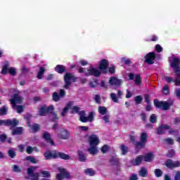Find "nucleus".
Listing matches in <instances>:
<instances>
[{
	"instance_id": "obj_30",
	"label": "nucleus",
	"mask_w": 180,
	"mask_h": 180,
	"mask_svg": "<svg viewBox=\"0 0 180 180\" xmlns=\"http://www.w3.org/2000/svg\"><path fill=\"white\" fill-rule=\"evenodd\" d=\"M55 71H56V72H58V74H63V72H64V71H65V69L64 68V66H63L61 65H58L55 68Z\"/></svg>"
},
{
	"instance_id": "obj_6",
	"label": "nucleus",
	"mask_w": 180,
	"mask_h": 180,
	"mask_svg": "<svg viewBox=\"0 0 180 180\" xmlns=\"http://www.w3.org/2000/svg\"><path fill=\"white\" fill-rule=\"evenodd\" d=\"M44 156L45 158V160H51V158H58V157L62 158V160H70L71 158L70 155L65 153H58L56 150H53L52 152L50 150H47L44 153Z\"/></svg>"
},
{
	"instance_id": "obj_45",
	"label": "nucleus",
	"mask_w": 180,
	"mask_h": 180,
	"mask_svg": "<svg viewBox=\"0 0 180 180\" xmlns=\"http://www.w3.org/2000/svg\"><path fill=\"white\" fill-rule=\"evenodd\" d=\"M163 79H165V81H167L168 83L174 82V79L172 77H169L168 76H165L163 77Z\"/></svg>"
},
{
	"instance_id": "obj_53",
	"label": "nucleus",
	"mask_w": 180,
	"mask_h": 180,
	"mask_svg": "<svg viewBox=\"0 0 180 180\" xmlns=\"http://www.w3.org/2000/svg\"><path fill=\"white\" fill-rule=\"evenodd\" d=\"M40 128V126H39V124H35L32 126V130L34 131H37V130H39V129Z\"/></svg>"
},
{
	"instance_id": "obj_24",
	"label": "nucleus",
	"mask_w": 180,
	"mask_h": 180,
	"mask_svg": "<svg viewBox=\"0 0 180 180\" xmlns=\"http://www.w3.org/2000/svg\"><path fill=\"white\" fill-rule=\"evenodd\" d=\"M144 157L143 155L138 156L134 161L133 164L134 165H140L141 164V161H143V159Z\"/></svg>"
},
{
	"instance_id": "obj_11",
	"label": "nucleus",
	"mask_w": 180,
	"mask_h": 180,
	"mask_svg": "<svg viewBox=\"0 0 180 180\" xmlns=\"http://www.w3.org/2000/svg\"><path fill=\"white\" fill-rule=\"evenodd\" d=\"M154 105L159 109H163V110H168L171 104L168 101H158V100L154 101Z\"/></svg>"
},
{
	"instance_id": "obj_28",
	"label": "nucleus",
	"mask_w": 180,
	"mask_h": 180,
	"mask_svg": "<svg viewBox=\"0 0 180 180\" xmlns=\"http://www.w3.org/2000/svg\"><path fill=\"white\" fill-rule=\"evenodd\" d=\"M23 129L22 127H17L12 131L13 136H16L18 134H22Z\"/></svg>"
},
{
	"instance_id": "obj_57",
	"label": "nucleus",
	"mask_w": 180,
	"mask_h": 180,
	"mask_svg": "<svg viewBox=\"0 0 180 180\" xmlns=\"http://www.w3.org/2000/svg\"><path fill=\"white\" fill-rule=\"evenodd\" d=\"M165 141L168 143V144H174V140L172 139L168 138L165 140Z\"/></svg>"
},
{
	"instance_id": "obj_51",
	"label": "nucleus",
	"mask_w": 180,
	"mask_h": 180,
	"mask_svg": "<svg viewBox=\"0 0 180 180\" xmlns=\"http://www.w3.org/2000/svg\"><path fill=\"white\" fill-rule=\"evenodd\" d=\"M109 119H110V117L109 115H104L103 117V120H104L105 123H109Z\"/></svg>"
},
{
	"instance_id": "obj_21",
	"label": "nucleus",
	"mask_w": 180,
	"mask_h": 180,
	"mask_svg": "<svg viewBox=\"0 0 180 180\" xmlns=\"http://www.w3.org/2000/svg\"><path fill=\"white\" fill-rule=\"evenodd\" d=\"M72 105H74V102L72 101H70L66 107H65L63 110V111L61 112L60 115L61 116L64 117L67 115V113H68V110L70 109V108H71V106H72Z\"/></svg>"
},
{
	"instance_id": "obj_64",
	"label": "nucleus",
	"mask_w": 180,
	"mask_h": 180,
	"mask_svg": "<svg viewBox=\"0 0 180 180\" xmlns=\"http://www.w3.org/2000/svg\"><path fill=\"white\" fill-rule=\"evenodd\" d=\"M109 71H110V74H115V68L114 67L110 68Z\"/></svg>"
},
{
	"instance_id": "obj_4",
	"label": "nucleus",
	"mask_w": 180,
	"mask_h": 180,
	"mask_svg": "<svg viewBox=\"0 0 180 180\" xmlns=\"http://www.w3.org/2000/svg\"><path fill=\"white\" fill-rule=\"evenodd\" d=\"M53 110H54V106L50 105L47 107L44 105L39 108V116H46L47 113H51L50 119L53 122H56V120H58V117L57 116V114L53 113Z\"/></svg>"
},
{
	"instance_id": "obj_7",
	"label": "nucleus",
	"mask_w": 180,
	"mask_h": 180,
	"mask_svg": "<svg viewBox=\"0 0 180 180\" xmlns=\"http://www.w3.org/2000/svg\"><path fill=\"white\" fill-rule=\"evenodd\" d=\"M148 141V134L146 132H142L140 136V142L135 143L136 148H144Z\"/></svg>"
},
{
	"instance_id": "obj_12",
	"label": "nucleus",
	"mask_w": 180,
	"mask_h": 180,
	"mask_svg": "<svg viewBox=\"0 0 180 180\" xmlns=\"http://www.w3.org/2000/svg\"><path fill=\"white\" fill-rule=\"evenodd\" d=\"M36 169H37V167H31L27 169L28 179L39 180V173H34Z\"/></svg>"
},
{
	"instance_id": "obj_37",
	"label": "nucleus",
	"mask_w": 180,
	"mask_h": 180,
	"mask_svg": "<svg viewBox=\"0 0 180 180\" xmlns=\"http://www.w3.org/2000/svg\"><path fill=\"white\" fill-rule=\"evenodd\" d=\"M61 97L58 95V93L57 92H54L53 94V100L55 101V102H58V101H60V98Z\"/></svg>"
},
{
	"instance_id": "obj_18",
	"label": "nucleus",
	"mask_w": 180,
	"mask_h": 180,
	"mask_svg": "<svg viewBox=\"0 0 180 180\" xmlns=\"http://www.w3.org/2000/svg\"><path fill=\"white\" fill-rule=\"evenodd\" d=\"M154 60H155V53L150 52L145 56V61L148 64H154Z\"/></svg>"
},
{
	"instance_id": "obj_22",
	"label": "nucleus",
	"mask_w": 180,
	"mask_h": 180,
	"mask_svg": "<svg viewBox=\"0 0 180 180\" xmlns=\"http://www.w3.org/2000/svg\"><path fill=\"white\" fill-rule=\"evenodd\" d=\"M19 124V120L14 119V120H7V126H12V127H15V126H18Z\"/></svg>"
},
{
	"instance_id": "obj_9",
	"label": "nucleus",
	"mask_w": 180,
	"mask_h": 180,
	"mask_svg": "<svg viewBox=\"0 0 180 180\" xmlns=\"http://www.w3.org/2000/svg\"><path fill=\"white\" fill-rule=\"evenodd\" d=\"M65 79V89H68L70 88V86L71 85V82H75L77 78L74 75L71 73H66L64 76Z\"/></svg>"
},
{
	"instance_id": "obj_52",
	"label": "nucleus",
	"mask_w": 180,
	"mask_h": 180,
	"mask_svg": "<svg viewBox=\"0 0 180 180\" xmlns=\"http://www.w3.org/2000/svg\"><path fill=\"white\" fill-rule=\"evenodd\" d=\"M155 50L157 51L158 53H161V51H162V47H161L160 44H158L155 46Z\"/></svg>"
},
{
	"instance_id": "obj_48",
	"label": "nucleus",
	"mask_w": 180,
	"mask_h": 180,
	"mask_svg": "<svg viewBox=\"0 0 180 180\" xmlns=\"http://www.w3.org/2000/svg\"><path fill=\"white\" fill-rule=\"evenodd\" d=\"M13 169L14 172H20V167L16 165L13 166Z\"/></svg>"
},
{
	"instance_id": "obj_47",
	"label": "nucleus",
	"mask_w": 180,
	"mask_h": 180,
	"mask_svg": "<svg viewBox=\"0 0 180 180\" xmlns=\"http://www.w3.org/2000/svg\"><path fill=\"white\" fill-rule=\"evenodd\" d=\"M150 120L151 123H155V122H157V116H155V114L152 115L150 116Z\"/></svg>"
},
{
	"instance_id": "obj_23",
	"label": "nucleus",
	"mask_w": 180,
	"mask_h": 180,
	"mask_svg": "<svg viewBox=\"0 0 180 180\" xmlns=\"http://www.w3.org/2000/svg\"><path fill=\"white\" fill-rule=\"evenodd\" d=\"M77 154H78L79 161H82V162H84L86 160V156L85 155V154H84L83 151L78 150Z\"/></svg>"
},
{
	"instance_id": "obj_36",
	"label": "nucleus",
	"mask_w": 180,
	"mask_h": 180,
	"mask_svg": "<svg viewBox=\"0 0 180 180\" xmlns=\"http://www.w3.org/2000/svg\"><path fill=\"white\" fill-rule=\"evenodd\" d=\"M6 113H8V108H6V106H3L0 109V116H2L4 115H6Z\"/></svg>"
},
{
	"instance_id": "obj_15",
	"label": "nucleus",
	"mask_w": 180,
	"mask_h": 180,
	"mask_svg": "<svg viewBox=\"0 0 180 180\" xmlns=\"http://www.w3.org/2000/svg\"><path fill=\"white\" fill-rule=\"evenodd\" d=\"M165 165L167 168H170L172 169V168H178L180 167V162L179 161H173L172 160H167L165 162Z\"/></svg>"
},
{
	"instance_id": "obj_2",
	"label": "nucleus",
	"mask_w": 180,
	"mask_h": 180,
	"mask_svg": "<svg viewBox=\"0 0 180 180\" xmlns=\"http://www.w3.org/2000/svg\"><path fill=\"white\" fill-rule=\"evenodd\" d=\"M11 92H15L13 97L10 99L12 108L13 109H15V110H17V113H22V112H23V106L16 105H20V103L23 102V97L20 96L19 91H16V90L13 89H11Z\"/></svg>"
},
{
	"instance_id": "obj_33",
	"label": "nucleus",
	"mask_w": 180,
	"mask_h": 180,
	"mask_svg": "<svg viewBox=\"0 0 180 180\" xmlns=\"http://www.w3.org/2000/svg\"><path fill=\"white\" fill-rule=\"evenodd\" d=\"M84 173L86 175H89V176H94V175H95V171H94L92 169H85Z\"/></svg>"
},
{
	"instance_id": "obj_46",
	"label": "nucleus",
	"mask_w": 180,
	"mask_h": 180,
	"mask_svg": "<svg viewBox=\"0 0 180 180\" xmlns=\"http://www.w3.org/2000/svg\"><path fill=\"white\" fill-rule=\"evenodd\" d=\"M163 94H165V95H167V94H169V88L165 85L163 86Z\"/></svg>"
},
{
	"instance_id": "obj_3",
	"label": "nucleus",
	"mask_w": 180,
	"mask_h": 180,
	"mask_svg": "<svg viewBox=\"0 0 180 180\" xmlns=\"http://www.w3.org/2000/svg\"><path fill=\"white\" fill-rule=\"evenodd\" d=\"M99 137L96 135H91L89 137V143L90 147L87 149V151L91 155H96L98 153V145L99 144Z\"/></svg>"
},
{
	"instance_id": "obj_62",
	"label": "nucleus",
	"mask_w": 180,
	"mask_h": 180,
	"mask_svg": "<svg viewBox=\"0 0 180 180\" xmlns=\"http://www.w3.org/2000/svg\"><path fill=\"white\" fill-rule=\"evenodd\" d=\"M18 149H19V150L22 153V152H23L24 150H25V146H23V145H20L19 146H18Z\"/></svg>"
},
{
	"instance_id": "obj_25",
	"label": "nucleus",
	"mask_w": 180,
	"mask_h": 180,
	"mask_svg": "<svg viewBox=\"0 0 180 180\" xmlns=\"http://www.w3.org/2000/svg\"><path fill=\"white\" fill-rule=\"evenodd\" d=\"M98 111L100 115H104L108 113V108L104 106H99L98 108Z\"/></svg>"
},
{
	"instance_id": "obj_19",
	"label": "nucleus",
	"mask_w": 180,
	"mask_h": 180,
	"mask_svg": "<svg viewBox=\"0 0 180 180\" xmlns=\"http://www.w3.org/2000/svg\"><path fill=\"white\" fill-rule=\"evenodd\" d=\"M60 139H63V140H67V139H70V133L68 131L65 129H63L58 134Z\"/></svg>"
},
{
	"instance_id": "obj_13",
	"label": "nucleus",
	"mask_w": 180,
	"mask_h": 180,
	"mask_svg": "<svg viewBox=\"0 0 180 180\" xmlns=\"http://www.w3.org/2000/svg\"><path fill=\"white\" fill-rule=\"evenodd\" d=\"M58 169L60 173L56 175V179L63 180V177L66 178V179H70V173L65 169L59 167Z\"/></svg>"
},
{
	"instance_id": "obj_29",
	"label": "nucleus",
	"mask_w": 180,
	"mask_h": 180,
	"mask_svg": "<svg viewBox=\"0 0 180 180\" xmlns=\"http://www.w3.org/2000/svg\"><path fill=\"white\" fill-rule=\"evenodd\" d=\"M25 160H27V161H30V162H32V164H38L39 162V160L36 159V158L32 156H27Z\"/></svg>"
},
{
	"instance_id": "obj_61",
	"label": "nucleus",
	"mask_w": 180,
	"mask_h": 180,
	"mask_svg": "<svg viewBox=\"0 0 180 180\" xmlns=\"http://www.w3.org/2000/svg\"><path fill=\"white\" fill-rule=\"evenodd\" d=\"M175 154V152L174 150H171L169 151V153L167 154L168 157H172Z\"/></svg>"
},
{
	"instance_id": "obj_26",
	"label": "nucleus",
	"mask_w": 180,
	"mask_h": 180,
	"mask_svg": "<svg viewBox=\"0 0 180 180\" xmlns=\"http://www.w3.org/2000/svg\"><path fill=\"white\" fill-rule=\"evenodd\" d=\"M47 71V70L44 68H40L39 71L37 74V79H41L43 78V75H44V72Z\"/></svg>"
},
{
	"instance_id": "obj_44",
	"label": "nucleus",
	"mask_w": 180,
	"mask_h": 180,
	"mask_svg": "<svg viewBox=\"0 0 180 180\" xmlns=\"http://www.w3.org/2000/svg\"><path fill=\"white\" fill-rule=\"evenodd\" d=\"M42 176H44V178H49L50 177V172H47V171H42L41 172Z\"/></svg>"
},
{
	"instance_id": "obj_10",
	"label": "nucleus",
	"mask_w": 180,
	"mask_h": 180,
	"mask_svg": "<svg viewBox=\"0 0 180 180\" xmlns=\"http://www.w3.org/2000/svg\"><path fill=\"white\" fill-rule=\"evenodd\" d=\"M1 72L3 74H10V75H16V69L15 68H9V62H6L3 65Z\"/></svg>"
},
{
	"instance_id": "obj_1",
	"label": "nucleus",
	"mask_w": 180,
	"mask_h": 180,
	"mask_svg": "<svg viewBox=\"0 0 180 180\" xmlns=\"http://www.w3.org/2000/svg\"><path fill=\"white\" fill-rule=\"evenodd\" d=\"M108 67H109V62L106 59H103L100 61L99 69L98 68H95L94 66H89L86 70L84 71V74L87 77H91L94 75V77H100L102 71H106L108 70Z\"/></svg>"
},
{
	"instance_id": "obj_49",
	"label": "nucleus",
	"mask_w": 180,
	"mask_h": 180,
	"mask_svg": "<svg viewBox=\"0 0 180 180\" xmlns=\"http://www.w3.org/2000/svg\"><path fill=\"white\" fill-rule=\"evenodd\" d=\"M94 101H96V103H101V96L95 95L94 96Z\"/></svg>"
},
{
	"instance_id": "obj_17",
	"label": "nucleus",
	"mask_w": 180,
	"mask_h": 180,
	"mask_svg": "<svg viewBox=\"0 0 180 180\" xmlns=\"http://www.w3.org/2000/svg\"><path fill=\"white\" fill-rule=\"evenodd\" d=\"M158 134H164L165 131H169V133H174V131L171 130V127L169 125H161L158 128Z\"/></svg>"
},
{
	"instance_id": "obj_27",
	"label": "nucleus",
	"mask_w": 180,
	"mask_h": 180,
	"mask_svg": "<svg viewBox=\"0 0 180 180\" xmlns=\"http://www.w3.org/2000/svg\"><path fill=\"white\" fill-rule=\"evenodd\" d=\"M154 159V155L151 153H148L146 155H145V161L146 162H150V161H153Z\"/></svg>"
},
{
	"instance_id": "obj_8",
	"label": "nucleus",
	"mask_w": 180,
	"mask_h": 180,
	"mask_svg": "<svg viewBox=\"0 0 180 180\" xmlns=\"http://www.w3.org/2000/svg\"><path fill=\"white\" fill-rule=\"evenodd\" d=\"M80 121L83 123H86V122H93L94 116L95 115V112H91L88 117H86V114L85 111H80L79 112Z\"/></svg>"
},
{
	"instance_id": "obj_43",
	"label": "nucleus",
	"mask_w": 180,
	"mask_h": 180,
	"mask_svg": "<svg viewBox=\"0 0 180 180\" xmlns=\"http://www.w3.org/2000/svg\"><path fill=\"white\" fill-rule=\"evenodd\" d=\"M101 151L103 153H108V151H109V146L108 145H104L102 148H101Z\"/></svg>"
},
{
	"instance_id": "obj_54",
	"label": "nucleus",
	"mask_w": 180,
	"mask_h": 180,
	"mask_svg": "<svg viewBox=\"0 0 180 180\" xmlns=\"http://www.w3.org/2000/svg\"><path fill=\"white\" fill-rule=\"evenodd\" d=\"M59 96L60 98H64V96H65V91L61 89L59 92Z\"/></svg>"
},
{
	"instance_id": "obj_40",
	"label": "nucleus",
	"mask_w": 180,
	"mask_h": 180,
	"mask_svg": "<svg viewBox=\"0 0 180 180\" xmlns=\"http://www.w3.org/2000/svg\"><path fill=\"white\" fill-rule=\"evenodd\" d=\"M135 84L136 85H140L141 84V77L139 75L135 76Z\"/></svg>"
},
{
	"instance_id": "obj_14",
	"label": "nucleus",
	"mask_w": 180,
	"mask_h": 180,
	"mask_svg": "<svg viewBox=\"0 0 180 180\" xmlns=\"http://www.w3.org/2000/svg\"><path fill=\"white\" fill-rule=\"evenodd\" d=\"M110 96L115 103H119V99H122V96H123V91L118 90L117 94L115 93H111Z\"/></svg>"
},
{
	"instance_id": "obj_55",
	"label": "nucleus",
	"mask_w": 180,
	"mask_h": 180,
	"mask_svg": "<svg viewBox=\"0 0 180 180\" xmlns=\"http://www.w3.org/2000/svg\"><path fill=\"white\" fill-rule=\"evenodd\" d=\"M5 140H6V135L1 134L0 135V141H1L2 143H4V141H5Z\"/></svg>"
},
{
	"instance_id": "obj_16",
	"label": "nucleus",
	"mask_w": 180,
	"mask_h": 180,
	"mask_svg": "<svg viewBox=\"0 0 180 180\" xmlns=\"http://www.w3.org/2000/svg\"><path fill=\"white\" fill-rule=\"evenodd\" d=\"M110 85H112L113 86H116L117 88L120 86L122 84H123V81L117 77H112L109 79Z\"/></svg>"
},
{
	"instance_id": "obj_32",
	"label": "nucleus",
	"mask_w": 180,
	"mask_h": 180,
	"mask_svg": "<svg viewBox=\"0 0 180 180\" xmlns=\"http://www.w3.org/2000/svg\"><path fill=\"white\" fill-rule=\"evenodd\" d=\"M148 174V172L147 171V169L144 167H141L139 172V175H141V176L145 177V176H147Z\"/></svg>"
},
{
	"instance_id": "obj_50",
	"label": "nucleus",
	"mask_w": 180,
	"mask_h": 180,
	"mask_svg": "<svg viewBox=\"0 0 180 180\" xmlns=\"http://www.w3.org/2000/svg\"><path fill=\"white\" fill-rule=\"evenodd\" d=\"M0 126H8V120H0Z\"/></svg>"
},
{
	"instance_id": "obj_35",
	"label": "nucleus",
	"mask_w": 180,
	"mask_h": 180,
	"mask_svg": "<svg viewBox=\"0 0 180 180\" xmlns=\"http://www.w3.org/2000/svg\"><path fill=\"white\" fill-rule=\"evenodd\" d=\"M77 131H88V127L79 126L76 128Z\"/></svg>"
},
{
	"instance_id": "obj_56",
	"label": "nucleus",
	"mask_w": 180,
	"mask_h": 180,
	"mask_svg": "<svg viewBox=\"0 0 180 180\" xmlns=\"http://www.w3.org/2000/svg\"><path fill=\"white\" fill-rule=\"evenodd\" d=\"M174 180H180V172L179 171L176 172Z\"/></svg>"
},
{
	"instance_id": "obj_34",
	"label": "nucleus",
	"mask_w": 180,
	"mask_h": 180,
	"mask_svg": "<svg viewBox=\"0 0 180 180\" xmlns=\"http://www.w3.org/2000/svg\"><path fill=\"white\" fill-rule=\"evenodd\" d=\"M120 149L122 153V154L124 155L125 154H127V152L129 151V148L124 145L120 146Z\"/></svg>"
},
{
	"instance_id": "obj_41",
	"label": "nucleus",
	"mask_w": 180,
	"mask_h": 180,
	"mask_svg": "<svg viewBox=\"0 0 180 180\" xmlns=\"http://www.w3.org/2000/svg\"><path fill=\"white\" fill-rule=\"evenodd\" d=\"M8 155L11 157V158H15V156L16 155V153H15V150L13 149H10L8 150Z\"/></svg>"
},
{
	"instance_id": "obj_42",
	"label": "nucleus",
	"mask_w": 180,
	"mask_h": 180,
	"mask_svg": "<svg viewBox=\"0 0 180 180\" xmlns=\"http://www.w3.org/2000/svg\"><path fill=\"white\" fill-rule=\"evenodd\" d=\"M141 101H143V98H141V96H137L135 97V102L137 103V105L141 103Z\"/></svg>"
},
{
	"instance_id": "obj_5",
	"label": "nucleus",
	"mask_w": 180,
	"mask_h": 180,
	"mask_svg": "<svg viewBox=\"0 0 180 180\" xmlns=\"http://www.w3.org/2000/svg\"><path fill=\"white\" fill-rule=\"evenodd\" d=\"M179 58L173 57L170 63V65L176 72V78L174 79L175 85H180V68H179Z\"/></svg>"
},
{
	"instance_id": "obj_20",
	"label": "nucleus",
	"mask_w": 180,
	"mask_h": 180,
	"mask_svg": "<svg viewBox=\"0 0 180 180\" xmlns=\"http://www.w3.org/2000/svg\"><path fill=\"white\" fill-rule=\"evenodd\" d=\"M43 139H44V140H46V141H47V143H49L51 146H54V141H53L49 132L44 133Z\"/></svg>"
},
{
	"instance_id": "obj_31",
	"label": "nucleus",
	"mask_w": 180,
	"mask_h": 180,
	"mask_svg": "<svg viewBox=\"0 0 180 180\" xmlns=\"http://www.w3.org/2000/svg\"><path fill=\"white\" fill-rule=\"evenodd\" d=\"M33 151H36L37 153H39V149L36 147H32V146H27V154H32Z\"/></svg>"
},
{
	"instance_id": "obj_58",
	"label": "nucleus",
	"mask_w": 180,
	"mask_h": 180,
	"mask_svg": "<svg viewBox=\"0 0 180 180\" xmlns=\"http://www.w3.org/2000/svg\"><path fill=\"white\" fill-rule=\"evenodd\" d=\"M138 179L139 178L137 177V174H132L129 179V180H138Z\"/></svg>"
},
{
	"instance_id": "obj_59",
	"label": "nucleus",
	"mask_w": 180,
	"mask_h": 180,
	"mask_svg": "<svg viewBox=\"0 0 180 180\" xmlns=\"http://www.w3.org/2000/svg\"><path fill=\"white\" fill-rule=\"evenodd\" d=\"M131 96V92L129 91L128 89L127 90V94H126V98L129 99Z\"/></svg>"
},
{
	"instance_id": "obj_63",
	"label": "nucleus",
	"mask_w": 180,
	"mask_h": 180,
	"mask_svg": "<svg viewBox=\"0 0 180 180\" xmlns=\"http://www.w3.org/2000/svg\"><path fill=\"white\" fill-rule=\"evenodd\" d=\"M176 95L177 98H179V99H180V89H176Z\"/></svg>"
},
{
	"instance_id": "obj_39",
	"label": "nucleus",
	"mask_w": 180,
	"mask_h": 180,
	"mask_svg": "<svg viewBox=\"0 0 180 180\" xmlns=\"http://www.w3.org/2000/svg\"><path fill=\"white\" fill-rule=\"evenodd\" d=\"M70 109H72L71 113H78L79 110V108L78 106H74V105H71Z\"/></svg>"
},
{
	"instance_id": "obj_38",
	"label": "nucleus",
	"mask_w": 180,
	"mask_h": 180,
	"mask_svg": "<svg viewBox=\"0 0 180 180\" xmlns=\"http://www.w3.org/2000/svg\"><path fill=\"white\" fill-rule=\"evenodd\" d=\"M155 175L157 178H160V176H162V171L160 169H155Z\"/></svg>"
},
{
	"instance_id": "obj_60",
	"label": "nucleus",
	"mask_w": 180,
	"mask_h": 180,
	"mask_svg": "<svg viewBox=\"0 0 180 180\" xmlns=\"http://www.w3.org/2000/svg\"><path fill=\"white\" fill-rule=\"evenodd\" d=\"M80 64L83 66L88 65V61L84 60H80Z\"/></svg>"
}]
</instances>
